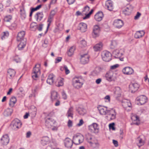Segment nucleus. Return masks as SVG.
<instances>
[{"mask_svg":"<svg viewBox=\"0 0 149 149\" xmlns=\"http://www.w3.org/2000/svg\"><path fill=\"white\" fill-rule=\"evenodd\" d=\"M40 64H37L34 67L32 73V78L34 80H36L40 74Z\"/></svg>","mask_w":149,"mask_h":149,"instance_id":"1","label":"nucleus"},{"mask_svg":"<svg viewBox=\"0 0 149 149\" xmlns=\"http://www.w3.org/2000/svg\"><path fill=\"white\" fill-rule=\"evenodd\" d=\"M101 56L102 60L106 62H109L111 59V54L108 51H105L102 52Z\"/></svg>","mask_w":149,"mask_h":149,"instance_id":"2","label":"nucleus"},{"mask_svg":"<svg viewBox=\"0 0 149 149\" xmlns=\"http://www.w3.org/2000/svg\"><path fill=\"white\" fill-rule=\"evenodd\" d=\"M22 123L17 118L14 119L12 122L11 126L12 129L17 130L21 127Z\"/></svg>","mask_w":149,"mask_h":149,"instance_id":"3","label":"nucleus"},{"mask_svg":"<svg viewBox=\"0 0 149 149\" xmlns=\"http://www.w3.org/2000/svg\"><path fill=\"white\" fill-rule=\"evenodd\" d=\"M116 113L115 110L111 109L108 111L107 114V119L110 120H114L116 118Z\"/></svg>","mask_w":149,"mask_h":149,"instance_id":"4","label":"nucleus"},{"mask_svg":"<svg viewBox=\"0 0 149 149\" xmlns=\"http://www.w3.org/2000/svg\"><path fill=\"white\" fill-rule=\"evenodd\" d=\"M84 137L81 135H75L73 136V143L76 145H78L82 143L84 141Z\"/></svg>","mask_w":149,"mask_h":149,"instance_id":"5","label":"nucleus"},{"mask_svg":"<svg viewBox=\"0 0 149 149\" xmlns=\"http://www.w3.org/2000/svg\"><path fill=\"white\" fill-rule=\"evenodd\" d=\"M88 142L93 147H98L99 146V143L98 141L95 138L91 136H88L87 138Z\"/></svg>","mask_w":149,"mask_h":149,"instance_id":"6","label":"nucleus"},{"mask_svg":"<svg viewBox=\"0 0 149 149\" xmlns=\"http://www.w3.org/2000/svg\"><path fill=\"white\" fill-rule=\"evenodd\" d=\"M81 81V79H79L77 77L74 78L73 80V85L74 87L77 89L81 88L83 84Z\"/></svg>","mask_w":149,"mask_h":149,"instance_id":"7","label":"nucleus"},{"mask_svg":"<svg viewBox=\"0 0 149 149\" xmlns=\"http://www.w3.org/2000/svg\"><path fill=\"white\" fill-rule=\"evenodd\" d=\"M124 51L122 49L114 50L112 53L113 56L115 58H120L123 55Z\"/></svg>","mask_w":149,"mask_h":149,"instance_id":"8","label":"nucleus"},{"mask_svg":"<svg viewBox=\"0 0 149 149\" xmlns=\"http://www.w3.org/2000/svg\"><path fill=\"white\" fill-rule=\"evenodd\" d=\"M115 74L112 71L107 72L105 74V77L107 80L109 81H114L116 78L114 77Z\"/></svg>","mask_w":149,"mask_h":149,"instance_id":"9","label":"nucleus"},{"mask_svg":"<svg viewBox=\"0 0 149 149\" xmlns=\"http://www.w3.org/2000/svg\"><path fill=\"white\" fill-rule=\"evenodd\" d=\"M139 86L137 83L130 84L129 86L130 91L131 93H134L138 90Z\"/></svg>","mask_w":149,"mask_h":149,"instance_id":"10","label":"nucleus"},{"mask_svg":"<svg viewBox=\"0 0 149 149\" xmlns=\"http://www.w3.org/2000/svg\"><path fill=\"white\" fill-rule=\"evenodd\" d=\"M97 109L100 113L102 115H106L108 112L107 107H106L99 106L97 107Z\"/></svg>","mask_w":149,"mask_h":149,"instance_id":"11","label":"nucleus"},{"mask_svg":"<svg viewBox=\"0 0 149 149\" xmlns=\"http://www.w3.org/2000/svg\"><path fill=\"white\" fill-rule=\"evenodd\" d=\"M100 31V28L98 26L96 25L94 26L92 33L93 37L96 38L99 36Z\"/></svg>","mask_w":149,"mask_h":149,"instance_id":"12","label":"nucleus"},{"mask_svg":"<svg viewBox=\"0 0 149 149\" xmlns=\"http://www.w3.org/2000/svg\"><path fill=\"white\" fill-rule=\"evenodd\" d=\"M147 99V97L143 95L140 96L136 98V100L139 102L141 105L143 104L146 103Z\"/></svg>","mask_w":149,"mask_h":149,"instance_id":"13","label":"nucleus"},{"mask_svg":"<svg viewBox=\"0 0 149 149\" xmlns=\"http://www.w3.org/2000/svg\"><path fill=\"white\" fill-rule=\"evenodd\" d=\"M89 56L86 54L81 56L80 61L81 63L85 64L87 63L89 61Z\"/></svg>","mask_w":149,"mask_h":149,"instance_id":"14","label":"nucleus"},{"mask_svg":"<svg viewBox=\"0 0 149 149\" xmlns=\"http://www.w3.org/2000/svg\"><path fill=\"white\" fill-rule=\"evenodd\" d=\"M114 26L117 28H120L123 25V22L120 19H116L114 20L113 22Z\"/></svg>","mask_w":149,"mask_h":149,"instance_id":"15","label":"nucleus"},{"mask_svg":"<svg viewBox=\"0 0 149 149\" xmlns=\"http://www.w3.org/2000/svg\"><path fill=\"white\" fill-rule=\"evenodd\" d=\"M1 143L3 145H7L9 142V138L7 134L3 135L1 139Z\"/></svg>","mask_w":149,"mask_h":149,"instance_id":"16","label":"nucleus"},{"mask_svg":"<svg viewBox=\"0 0 149 149\" xmlns=\"http://www.w3.org/2000/svg\"><path fill=\"white\" fill-rule=\"evenodd\" d=\"M105 7L110 11H112L113 8V3L111 0H107L105 3Z\"/></svg>","mask_w":149,"mask_h":149,"instance_id":"17","label":"nucleus"},{"mask_svg":"<svg viewBox=\"0 0 149 149\" xmlns=\"http://www.w3.org/2000/svg\"><path fill=\"white\" fill-rule=\"evenodd\" d=\"M122 72L124 74L130 75L132 74L133 73L134 70L132 68L127 67L124 68L122 70Z\"/></svg>","mask_w":149,"mask_h":149,"instance_id":"18","label":"nucleus"},{"mask_svg":"<svg viewBox=\"0 0 149 149\" xmlns=\"http://www.w3.org/2000/svg\"><path fill=\"white\" fill-rule=\"evenodd\" d=\"M73 141L70 139L67 138L64 140L65 146L68 148H71L72 145Z\"/></svg>","mask_w":149,"mask_h":149,"instance_id":"19","label":"nucleus"},{"mask_svg":"<svg viewBox=\"0 0 149 149\" xmlns=\"http://www.w3.org/2000/svg\"><path fill=\"white\" fill-rule=\"evenodd\" d=\"M87 28V25L86 24L84 23H81L79 25L78 29L81 32H84L86 31Z\"/></svg>","mask_w":149,"mask_h":149,"instance_id":"20","label":"nucleus"},{"mask_svg":"<svg viewBox=\"0 0 149 149\" xmlns=\"http://www.w3.org/2000/svg\"><path fill=\"white\" fill-rule=\"evenodd\" d=\"M54 123V121L52 118H47L45 120V125L48 127H49L50 126H53Z\"/></svg>","mask_w":149,"mask_h":149,"instance_id":"21","label":"nucleus"},{"mask_svg":"<svg viewBox=\"0 0 149 149\" xmlns=\"http://www.w3.org/2000/svg\"><path fill=\"white\" fill-rule=\"evenodd\" d=\"M131 118L134 124L138 125L140 123L139 117L136 115L135 114L132 115Z\"/></svg>","mask_w":149,"mask_h":149,"instance_id":"22","label":"nucleus"},{"mask_svg":"<svg viewBox=\"0 0 149 149\" xmlns=\"http://www.w3.org/2000/svg\"><path fill=\"white\" fill-rule=\"evenodd\" d=\"M103 17V13L99 12L95 15V19L97 21H100L102 19Z\"/></svg>","mask_w":149,"mask_h":149,"instance_id":"23","label":"nucleus"},{"mask_svg":"<svg viewBox=\"0 0 149 149\" xmlns=\"http://www.w3.org/2000/svg\"><path fill=\"white\" fill-rule=\"evenodd\" d=\"M51 98L52 101H55L59 99V96L57 93L55 91H52L51 93Z\"/></svg>","mask_w":149,"mask_h":149,"instance_id":"24","label":"nucleus"},{"mask_svg":"<svg viewBox=\"0 0 149 149\" xmlns=\"http://www.w3.org/2000/svg\"><path fill=\"white\" fill-rule=\"evenodd\" d=\"M55 76L52 74H50L48 77L47 80V83L50 85L52 84L54 81Z\"/></svg>","mask_w":149,"mask_h":149,"instance_id":"25","label":"nucleus"},{"mask_svg":"<svg viewBox=\"0 0 149 149\" xmlns=\"http://www.w3.org/2000/svg\"><path fill=\"white\" fill-rule=\"evenodd\" d=\"M44 16L43 13L42 12H38L35 15V17L38 22L40 21Z\"/></svg>","mask_w":149,"mask_h":149,"instance_id":"26","label":"nucleus"},{"mask_svg":"<svg viewBox=\"0 0 149 149\" xmlns=\"http://www.w3.org/2000/svg\"><path fill=\"white\" fill-rule=\"evenodd\" d=\"M25 35V32L24 31H22L19 32L17 36V39L18 41H24V38Z\"/></svg>","mask_w":149,"mask_h":149,"instance_id":"27","label":"nucleus"},{"mask_svg":"<svg viewBox=\"0 0 149 149\" xmlns=\"http://www.w3.org/2000/svg\"><path fill=\"white\" fill-rule=\"evenodd\" d=\"M132 7L131 6H129L123 10V12L125 15H129L132 12Z\"/></svg>","mask_w":149,"mask_h":149,"instance_id":"28","label":"nucleus"},{"mask_svg":"<svg viewBox=\"0 0 149 149\" xmlns=\"http://www.w3.org/2000/svg\"><path fill=\"white\" fill-rule=\"evenodd\" d=\"M115 95L116 97H120L122 93L120 88L119 87H116L115 88Z\"/></svg>","mask_w":149,"mask_h":149,"instance_id":"29","label":"nucleus"},{"mask_svg":"<svg viewBox=\"0 0 149 149\" xmlns=\"http://www.w3.org/2000/svg\"><path fill=\"white\" fill-rule=\"evenodd\" d=\"M145 34L143 31H138L136 32L134 35V37L136 38H139L143 36Z\"/></svg>","mask_w":149,"mask_h":149,"instance_id":"30","label":"nucleus"},{"mask_svg":"<svg viewBox=\"0 0 149 149\" xmlns=\"http://www.w3.org/2000/svg\"><path fill=\"white\" fill-rule=\"evenodd\" d=\"M122 106L125 108L130 107L131 106V103L130 101L127 100H123L122 101Z\"/></svg>","mask_w":149,"mask_h":149,"instance_id":"31","label":"nucleus"},{"mask_svg":"<svg viewBox=\"0 0 149 149\" xmlns=\"http://www.w3.org/2000/svg\"><path fill=\"white\" fill-rule=\"evenodd\" d=\"M15 73L16 72L14 70L9 69L8 71L7 75L8 76H10V78H11L15 76Z\"/></svg>","mask_w":149,"mask_h":149,"instance_id":"32","label":"nucleus"},{"mask_svg":"<svg viewBox=\"0 0 149 149\" xmlns=\"http://www.w3.org/2000/svg\"><path fill=\"white\" fill-rule=\"evenodd\" d=\"M49 142V138L47 136H45L42 138L41 141V143L43 145L45 146L48 144Z\"/></svg>","mask_w":149,"mask_h":149,"instance_id":"33","label":"nucleus"},{"mask_svg":"<svg viewBox=\"0 0 149 149\" xmlns=\"http://www.w3.org/2000/svg\"><path fill=\"white\" fill-rule=\"evenodd\" d=\"M13 110L12 109L7 108L3 112V115L5 116H8L11 115L13 112Z\"/></svg>","mask_w":149,"mask_h":149,"instance_id":"34","label":"nucleus"},{"mask_svg":"<svg viewBox=\"0 0 149 149\" xmlns=\"http://www.w3.org/2000/svg\"><path fill=\"white\" fill-rule=\"evenodd\" d=\"M20 42L18 45V49L19 50H22L25 47L26 42L25 41H20Z\"/></svg>","mask_w":149,"mask_h":149,"instance_id":"35","label":"nucleus"},{"mask_svg":"<svg viewBox=\"0 0 149 149\" xmlns=\"http://www.w3.org/2000/svg\"><path fill=\"white\" fill-rule=\"evenodd\" d=\"M102 46V44L100 42L99 44H96L94 47V50L95 51H98L101 50Z\"/></svg>","mask_w":149,"mask_h":149,"instance_id":"36","label":"nucleus"},{"mask_svg":"<svg viewBox=\"0 0 149 149\" xmlns=\"http://www.w3.org/2000/svg\"><path fill=\"white\" fill-rule=\"evenodd\" d=\"M16 101L17 100L16 97H12L10 100L9 104L10 106L11 107H13Z\"/></svg>","mask_w":149,"mask_h":149,"instance_id":"37","label":"nucleus"},{"mask_svg":"<svg viewBox=\"0 0 149 149\" xmlns=\"http://www.w3.org/2000/svg\"><path fill=\"white\" fill-rule=\"evenodd\" d=\"M78 113L80 115H83L86 113V110L82 107H79L77 110Z\"/></svg>","mask_w":149,"mask_h":149,"instance_id":"38","label":"nucleus"},{"mask_svg":"<svg viewBox=\"0 0 149 149\" xmlns=\"http://www.w3.org/2000/svg\"><path fill=\"white\" fill-rule=\"evenodd\" d=\"M75 49V47L74 46H72L71 47L68 51V54L69 56H72L74 53V52Z\"/></svg>","mask_w":149,"mask_h":149,"instance_id":"39","label":"nucleus"},{"mask_svg":"<svg viewBox=\"0 0 149 149\" xmlns=\"http://www.w3.org/2000/svg\"><path fill=\"white\" fill-rule=\"evenodd\" d=\"M101 70V68L99 67L96 68L92 72V75L94 76L98 75L100 71Z\"/></svg>","mask_w":149,"mask_h":149,"instance_id":"40","label":"nucleus"},{"mask_svg":"<svg viewBox=\"0 0 149 149\" xmlns=\"http://www.w3.org/2000/svg\"><path fill=\"white\" fill-rule=\"evenodd\" d=\"M73 108L72 107H70L67 113L68 117H71L72 118H73Z\"/></svg>","mask_w":149,"mask_h":149,"instance_id":"41","label":"nucleus"},{"mask_svg":"<svg viewBox=\"0 0 149 149\" xmlns=\"http://www.w3.org/2000/svg\"><path fill=\"white\" fill-rule=\"evenodd\" d=\"M30 27L32 31H35L38 28V26L36 23L33 22L31 24Z\"/></svg>","mask_w":149,"mask_h":149,"instance_id":"42","label":"nucleus"},{"mask_svg":"<svg viewBox=\"0 0 149 149\" xmlns=\"http://www.w3.org/2000/svg\"><path fill=\"white\" fill-rule=\"evenodd\" d=\"M137 140L139 142V143H138L137 145L139 148L143 145L144 144V141L141 139H140L139 137L137 138Z\"/></svg>","mask_w":149,"mask_h":149,"instance_id":"43","label":"nucleus"},{"mask_svg":"<svg viewBox=\"0 0 149 149\" xmlns=\"http://www.w3.org/2000/svg\"><path fill=\"white\" fill-rule=\"evenodd\" d=\"M53 17L51 16H49L48 18L47 22H48L47 27V30L48 29L49 26L50 25L51 23L52 22L53 19Z\"/></svg>","mask_w":149,"mask_h":149,"instance_id":"44","label":"nucleus"},{"mask_svg":"<svg viewBox=\"0 0 149 149\" xmlns=\"http://www.w3.org/2000/svg\"><path fill=\"white\" fill-rule=\"evenodd\" d=\"M9 36V33L8 31L3 32L2 34L1 38L3 40L5 38Z\"/></svg>","mask_w":149,"mask_h":149,"instance_id":"45","label":"nucleus"},{"mask_svg":"<svg viewBox=\"0 0 149 149\" xmlns=\"http://www.w3.org/2000/svg\"><path fill=\"white\" fill-rule=\"evenodd\" d=\"M20 12V15L21 18L22 19H25L26 16V13L25 10H21Z\"/></svg>","mask_w":149,"mask_h":149,"instance_id":"46","label":"nucleus"},{"mask_svg":"<svg viewBox=\"0 0 149 149\" xmlns=\"http://www.w3.org/2000/svg\"><path fill=\"white\" fill-rule=\"evenodd\" d=\"M117 45V42L116 40H113L111 41V48L112 49L116 47Z\"/></svg>","mask_w":149,"mask_h":149,"instance_id":"47","label":"nucleus"},{"mask_svg":"<svg viewBox=\"0 0 149 149\" xmlns=\"http://www.w3.org/2000/svg\"><path fill=\"white\" fill-rule=\"evenodd\" d=\"M90 9V8L89 6H87L84 7V9L82 11V13L86 15V13Z\"/></svg>","mask_w":149,"mask_h":149,"instance_id":"48","label":"nucleus"},{"mask_svg":"<svg viewBox=\"0 0 149 149\" xmlns=\"http://www.w3.org/2000/svg\"><path fill=\"white\" fill-rule=\"evenodd\" d=\"M92 125L93 127L94 130L95 131V132H97L98 130L97 124L95 123H94Z\"/></svg>","mask_w":149,"mask_h":149,"instance_id":"49","label":"nucleus"},{"mask_svg":"<svg viewBox=\"0 0 149 149\" xmlns=\"http://www.w3.org/2000/svg\"><path fill=\"white\" fill-rule=\"evenodd\" d=\"M12 16L11 15H8L6 16L4 18V21L6 22H9L11 20Z\"/></svg>","mask_w":149,"mask_h":149,"instance_id":"50","label":"nucleus"},{"mask_svg":"<svg viewBox=\"0 0 149 149\" xmlns=\"http://www.w3.org/2000/svg\"><path fill=\"white\" fill-rule=\"evenodd\" d=\"M80 44L81 47H85L86 45V42L85 40H83L81 41Z\"/></svg>","mask_w":149,"mask_h":149,"instance_id":"51","label":"nucleus"},{"mask_svg":"<svg viewBox=\"0 0 149 149\" xmlns=\"http://www.w3.org/2000/svg\"><path fill=\"white\" fill-rule=\"evenodd\" d=\"M63 84V80L61 79L58 82V83L56 84V86L58 87H60L62 86Z\"/></svg>","mask_w":149,"mask_h":149,"instance_id":"52","label":"nucleus"},{"mask_svg":"<svg viewBox=\"0 0 149 149\" xmlns=\"http://www.w3.org/2000/svg\"><path fill=\"white\" fill-rule=\"evenodd\" d=\"M63 69L65 70L66 74H67L69 73L70 71L66 65H65L64 66Z\"/></svg>","mask_w":149,"mask_h":149,"instance_id":"53","label":"nucleus"},{"mask_svg":"<svg viewBox=\"0 0 149 149\" xmlns=\"http://www.w3.org/2000/svg\"><path fill=\"white\" fill-rule=\"evenodd\" d=\"M42 6V5H40L37 6L35 8H32L31 9L33 11H35L39 9Z\"/></svg>","mask_w":149,"mask_h":149,"instance_id":"54","label":"nucleus"},{"mask_svg":"<svg viewBox=\"0 0 149 149\" xmlns=\"http://www.w3.org/2000/svg\"><path fill=\"white\" fill-rule=\"evenodd\" d=\"M48 43V41L47 40L45 39L44 41L43 44L42 46L44 47H47V45Z\"/></svg>","mask_w":149,"mask_h":149,"instance_id":"55","label":"nucleus"},{"mask_svg":"<svg viewBox=\"0 0 149 149\" xmlns=\"http://www.w3.org/2000/svg\"><path fill=\"white\" fill-rule=\"evenodd\" d=\"M119 65L118 64H116L110 66V69L112 70H114L118 68Z\"/></svg>","mask_w":149,"mask_h":149,"instance_id":"56","label":"nucleus"},{"mask_svg":"<svg viewBox=\"0 0 149 149\" xmlns=\"http://www.w3.org/2000/svg\"><path fill=\"white\" fill-rule=\"evenodd\" d=\"M11 3V1L10 0H7L5 2L6 6L7 7L9 6Z\"/></svg>","mask_w":149,"mask_h":149,"instance_id":"57","label":"nucleus"},{"mask_svg":"<svg viewBox=\"0 0 149 149\" xmlns=\"http://www.w3.org/2000/svg\"><path fill=\"white\" fill-rule=\"evenodd\" d=\"M68 126L69 127H71L72 126V123L71 120H68Z\"/></svg>","mask_w":149,"mask_h":149,"instance_id":"58","label":"nucleus"},{"mask_svg":"<svg viewBox=\"0 0 149 149\" xmlns=\"http://www.w3.org/2000/svg\"><path fill=\"white\" fill-rule=\"evenodd\" d=\"M56 13V11L54 10H53L51 11L49 15L54 17V16L55 15Z\"/></svg>","mask_w":149,"mask_h":149,"instance_id":"59","label":"nucleus"},{"mask_svg":"<svg viewBox=\"0 0 149 149\" xmlns=\"http://www.w3.org/2000/svg\"><path fill=\"white\" fill-rule=\"evenodd\" d=\"M88 129L91 132H95V131L94 130L92 125H91L88 126Z\"/></svg>","mask_w":149,"mask_h":149,"instance_id":"60","label":"nucleus"},{"mask_svg":"<svg viewBox=\"0 0 149 149\" xmlns=\"http://www.w3.org/2000/svg\"><path fill=\"white\" fill-rule=\"evenodd\" d=\"M42 26L43 24H40L38 26V28H37V29H38L39 31H41L42 30Z\"/></svg>","mask_w":149,"mask_h":149,"instance_id":"61","label":"nucleus"},{"mask_svg":"<svg viewBox=\"0 0 149 149\" xmlns=\"http://www.w3.org/2000/svg\"><path fill=\"white\" fill-rule=\"evenodd\" d=\"M62 58L61 57H58L56 59L55 63H58L61 61Z\"/></svg>","mask_w":149,"mask_h":149,"instance_id":"62","label":"nucleus"},{"mask_svg":"<svg viewBox=\"0 0 149 149\" xmlns=\"http://www.w3.org/2000/svg\"><path fill=\"white\" fill-rule=\"evenodd\" d=\"M141 15V14L139 12H137L136 15L134 17V19H138L139 17H140Z\"/></svg>","mask_w":149,"mask_h":149,"instance_id":"63","label":"nucleus"},{"mask_svg":"<svg viewBox=\"0 0 149 149\" xmlns=\"http://www.w3.org/2000/svg\"><path fill=\"white\" fill-rule=\"evenodd\" d=\"M62 95L63 97V98L64 99H66L67 98V95L65 92L64 91H63L62 92Z\"/></svg>","mask_w":149,"mask_h":149,"instance_id":"64","label":"nucleus"}]
</instances>
